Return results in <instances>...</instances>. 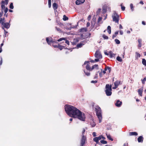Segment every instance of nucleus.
Returning <instances> with one entry per match:
<instances>
[{"instance_id":"obj_56","label":"nucleus","mask_w":146,"mask_h":146,"mask_svg":"<svg viewBox=\"0 0 146 146\" xmlns=\"http://www.w3.org/2000/svg\"><path fill=\"white\" fill-rule=\"evenodd\" d=\"M92 134L93 135L94 137H95L96 136V133L95 132H93Z\"/></svg>"},{"instance_id":"obj_18","label":"nucleus","mask_w":146,"mask_h":146,"mask_svg":"<svg viewBox=\"0 0 146 146\" xmlns=\"http://www.w3.org/2000/svg\"><path fill=\"white\" fill-rule=\"evenodd\" d=\"M46 41L47 42L48 44H50V43L51 42H54V41H53L52 40H48V37H47L46 38Z\"/></svg>"},{"instance_id":"obj_48","label":"nucleus","mask_w":146,"mask_h":146,"mask_svg":"<svg viewBox=\"0 0 146 146\" xmlns=\"http://www.w3.org/2000/svg\"><path fill=\"white\" fill-rule=\"evenodd\" d=\"M85 132V130L84 129H83L82 131V135H84V134Z\"/></svg>"},{"instance_id":"obj_58","label":"nucleus","mask_w":146,"mask_h":146,"mask_svg":"<svg viewBox=\"0 0 146 146\" xmlns=\"http://www.w3.org/2000/svg\"><path fill=\"white\" fill-rule=\"evenodd\" d=\"M91 16L89 15L88 16V20H89L90 19H91Z\"/></svg>"},{"instance_id":"obj_30","label":"nucleus","mask_w":146,"mask_h":146,"mask_svg":"<svg viewBox=\"0 0 146 146\" xmlns=\"http://www.w3.org/2000/svg\"><path fill=\"white\" fill-rule=\"evenodd\" d=\"M118 31L116 32L115 33V34L112 36V38L113 39L118 34Z\"/></svg>"},{"instance_id":"obj_44","label":"nucleus","mask_w":146,"mask_h":146,"mask_svg":"<svg viewBox=\"0 0 146 146\" xmlns=\"http://www.w3.org/2000/svg\"><path fill=\"white\" fill-rule=\"evenodd\" d=\"M51 0H48V5L49 7H51Z\"/></svg>"},{"instance_id":"obj_22","label":"nucleus","mask_w":146,"mask_h":146,"mask_svg":"<svg viewBox=\"0 0 146 146\" xmlns=\"http://www.w3.org/2000/svg\"><path fill=\"white\" fill-rule=\"evenodd\" d=\"M107 30L109 34H110L111 33V28L110 26H109L108 27Z\"/></svg>"},{"instance_id":"obj_50","label":"nucleus","mask_w":146,"mask_h":146,"mask_svg":"<svg viewBox=\"0 0 146 146\" xmlns=\"http://www.w3.org/2000/svg\"><path fill=\"white\" fill-rule=\"evenodd\" d=\"M65 43L67 44L68 45L69 44V42L68 40H66L65 41Z\"/></svg>"},{"instance_id":"obj_7","label":"nucleus","mask_w":146,"mask_h":146,"mask_svg":"<svg viewBox=\"0 0 146 146\" xmlns=\"http://www.w3.org/2000/svg\"><path fill=\"white\" fill-rule=\"evenodd\" d=\"M86 139V137L84 135H82L81 139L80 146H83L84 145Z\"/></svg>"},{"instance_id":"obj_57","label":"nucleus","mask_w":146,"mask_h":146,"mask_svg":"<svg viewBox=\"0 0 146 146\" xmlns=\"http://www.w3.org/2000/svg\"><path fill=\"white\" fill-rule=\"evenodd\" d=\"M119 33H120V34L121 35H122L123 34V32L122 31H120V32H119Z\"/></svg>"},{"instance_id":"obj_25","label":"nucleus","mask_w":146,"mask_h":146,"mask_svg":"<svg viewBox=\"0 0 146 146\" xmlns=\"http://www.w3.org/2000/svg\"><path fill=\"white\" fill-rule=\"evenodd\" d=\"M117 60L118 61L121 62L122 61V60L120 57L118 56L116 58Z\"/></svg>"},{"instance_id":"obj_26","label":"nucleus","mask_w":146,"mask_h":146,"mask_svg":"<svg viewBox=\"0 0 146 146\" xmlns=\"http://www.w3.org/2000/svg\"><path fill=\"white\" fill-rule=\"evenodd\" d=\"M135 53L136 54V58L137 59L138 58H139L141 56V55L139 53L136 52Z\"/></svg>"},{"instance_id":"obj_52","label":"nucleus","mask_w":146,"mask_h":146,"mask_svg":"<svg viewBox=\"0 0 146 146\" xmlns=\"http://www.w3.org/2000/svg\"><path fill=\"white\" fill-rule=\"evenodd\" d=\"M90 25V23L89 22H88L86 24V26L87 27H88Z\"/></svg>"},{"instance_id":"obj_9","label":"nucleus","mask_w":146,"mask_h":146,"mask_svg":"<svg viewBox=\"0 0 146 146\" xmlns=\"http://www.w3.org/2000/svg\"><path fill=\"white\" fill-rule=\"evenodd\" d=\"M102 139V136H100L98 137H95L94 138L93 140L96 143H98L99 141Z\"/></svg>"},{"instance_id":"obj_43","label":"nucleus","mask_w":146,"mask_h":146,"mask_svg":"<svg viewBox=\"0 0 146 146\" xmlns=\"http://www.w3.org/2000/svg\"><path fill=\"white\" fill-rule=\"evenodd\" d=\"M103 37L104 38L106 39H107L108 38V36H106L105 35H104L103 36Z\"/></svg>"},{"instance_id":"obj_59","label":"nucleus","mask_w":146,"mask_h":146,"mask_svg":"<svg viewBox=\"0 0 146 146\" xmlns=\"http://www.w3.org/2000/svg\"><path fill=\"white\" fill-rule=\"evenodd\" d=\"M123 146H128L127 143H124Z\"/></svg>"},{"instance_id":"obj_31","label":"nucleus","mask_w":146,"mask_h":146,"mask_svg":"<svg viewBox=\"0 0 146 146\" xmlns=\"http://www.w3.org/2000/svg\"><path fill=\"white\" fill-rule=\"evenodd\" d=\"M86 28H82L80 29V32H82L84 31L86 32Z\"/></svg>"},{"instance_id":"obj_10","label":"nucleus","mask_w":146,"mask_h":146,"mask_svg":"<svg viewBox=\"0 0 146 146\" xmlns=\"http://www.w3.org/2000/svg\"><path fill=\"white\" fill-rule=\"evenodd\" d=\"M122 104V102H121L119 100H117L115 104V105L117 107H120L121 105Z\"/></svg>"},{"instance_id":"obj_63","label":"nucleus","mask_w":146,"mask_h":146,"mask_svg":"<svg viewBox=\"0 0 146 146\" xmlns=\"http://www.w3.org/2000/svg\"><path fill=\"white\" fill-rule=\"evenodd\" d=\"M101 10V9H99L97 11V13L98 12V13L100 12Z\"/></svg>"},{"instance_id":"obj_53","label":"nucleus","mask_w":146,"mask_h":146,"mask_svg":"<svg viewBox=\"0 0 146 146\" xmlns=\"http://www.w3.org/2000/svg\"><path fill=\"white\" fill-rule=\"evenodd\" d=\"M102 72H101L99 73V76L100 77H102Z\"/></svg>"},{"instance_id":"obj_4","label":"nucleus","mask_w":146,"mask_h":146,"mask_svg":"<svg viewBox=\"0 0 146 146\" xmlns=\"http://www.w3.org/2000/svg\"><path fill=\"white\" fill-rule=\"evenodd\" d=\"M112 17L113 21L115 23H117L118 24L119 18V16L115 12L114 13L113 15L112 16Z\"/></svg>"},{"instance_id":"obj_29","label":"nucleus","mask_w":146,"mask_h":146,"mask_svg":"<svg viewBox=\"0 0 146 146\" xmlns=\"http://www.w3.org/2000/svg\"><path fill=\"white\" fill-rule=\"evenodd\" d=\"M107 136V138L110 140H111V141H113V139L111 138L110 136V135H108L107 134H106Z\"/></svg>"},{"instance_id":"obj_16","label":"nucleus","mask_w":146,"mask_h":146,"mask_svg":"<svg viewBox=\"0 0 146 146\" xmlns=\"http://www.w3.org/2000/svg\"><path fill=\"white\" fill-rule=\"evenodd\" d=\"M138 47L139 48H140L141 46V42H142V39H139L138 40Z\"/></svg>"},{"instance_id":"obj_14","label":"nucleus","mask_w":146,"mask_h":146,"mask_svg":"<svg viewBox=\"0 0 146 146\" xmlns=\"http://www.w3.org/2000/svg\"><path fill=\"white\" fill-rule=\"evenodd\" d=\"M85 43V42L84 41H82L80 43L78 44L77 45V46L78 48L81 47L82 46L84 45Z\"/></svg>"},{"instance_id":"obj_38","label":"nucleus","mask_w":146,"mask_h":146,"mask_svg":"<svg viewBox=\"0 0 146 146\" xmlns=\"http://www.w3.org/2000/svg\"><path fill=\"white\" fill-rule=\"evenodd\" d=\"M64 46H62L60 45H58V48L60 49L61 50L63 48Z\"/></svg>"},{"instance_id":"obj_46","label":"nucleus","mask_w":146,"mask_h":146,"mask_svg":"<svg viewBox=\"0 0 146 146\" xmlns=\"http://www.w3.org/2000/svg\"><path fill=\"white\" fill-rule=\"evenodd\" d=\"M56 29L59 32H60L61 31V30L59 28H57V27H56Z\"/></svg>"},{"instance_id":"obj_36","label":"nucleus","mask_w":146,"mask_h":146,"mask_svg":"<svg viewBox=\"0 0 146 146\" xmlns=\"http://www.w3.org/2000/svg\"><path fill=\"white\" fill-rule=\"evenodd\" d=\"M63 40H66V38H60L59 39H58V42H60V41H61Z\"/></svg>"},{"instance_id":"obj_23","label":"nucleus","mask_w":146,"mask_h":146,"mask_svg":"<svg viewBox=\"0 0 146 146\" xmlns=\"http://www.w3.org/2000/svg\"><path fill=\"white\" fill-rule=\"evenodd\" d=\"M5 19L4 18H0V23L1 24L2 23H5Z\"/></svg>"},{"instance_id":"obj_61","label":"nucleus","mask_w":146,"mask_h":146,"mask_svg":"<svg viewBox=\"0 0 146 146\" xmlns=\"http://www.w3.org/2000/svg\"><path fill=\"white\" fill-rule=\"evenodd\" d=\"M119 28L120 29H122L123 28L122 27L121 24L119 25Z\"/></svg>"},{"instance_id":"obj_21","label":"nucleus","mask_w":146,"mask_h":146,"mask_svg":"<svg viewBox=\"0 0 146 146\" xmlns=\"http://www.w3.org/2000/svg\"><path fill=\"white\" fill-rule=\"evenodd\" d=\"M53 7L54 10L57 9L58 8L57 4L56 3H54L53 4Z\"/></svg>"},{"instance_id":"obj_45","label":"nucleus","mask_w":146,"mask_h":146,"mask_svg":"<svg viewBox=\"0 0 146 146\" xmlns=\"http://www.w3.org/2000/svg\"><path fill=\"white\" fill-rule=\"evenodd\" d=\"M4 32V36L5 37L6 36V34L7 33V31L5 29H3Z\"/></svg>"},{"instance_id":"obj_47","label":"nucleus","mask_w":146,"mask_h":146,"mask_svg":"<svg viewBox=\"0 0 146 146\" xmlns=\"http://www.w3.org/2000/svg\"><path fill=\"white\" fill-rule=\"evenodd\" d=\"M97 82V81L96 80H92L91 81V82L92 83H96Z\"/></svg>"},{"instance_id":"obj_12","label":"nucleus","mask_w":146,"mask_h":146,"mask_svg":"<svg viewBox=\"0 0 146 146\" xmlns=\"http://www.w3.org/2000/svg\"><path fill=\"white\" fill-rule=\"evenodd\" d=\"M116 54L113 53L111 51H110L109 52V55L111 58L113 57H115Z\"/></svg>"},{"instance_id":"obj_11","label":"nucleus","mask_w":146,"mask_h":146,"mask_svg":"<svg viewBox=\"0 0 146 146\" xmlns=\"http://www.w3.org/2000/svg\"><path fill=\"white\" fill-rule=\"evenodd\" d=\"M85 0H77L76 2V4L77 5H79L84 3Z\"/></svg>"},{"instance_id":"obj_62","label":"nucleus","mask_w":146,"mask_h":146,"mask_svg":"<svg viewBox=\"0 0 146 146\" xmlns=\"http://www.w3.org/2000/svg\"><path fill=\"white\" fill-rule=\"evenodd\" d=\"M139 3L141 4L142 5L144 3L143 1H141Z\"/></svg>"},{"instance_id":"obj_42","label":"nucleus","mask_w":146,"mask_h":146,"mask_svg":"<svg viewBox=\"0 0 146 146\" xmlns=\"http://www.w3.org/2000/svg\"><path fill=\"white\" fill-rule=\"evenodd\" d=\"M1 8L2 10L5 9V5L4 4H2L1 5Z\"/></svg>"},{"instance_id":"obj_13","label":"nucleus","mask_w":146,"mask_h":146,"mask_svg":"<svg viewBox=\"0 0 146 146\" xmlns=\"http://www.w3.org/2000/svg\"><path fill=\"white\" fill-rule=\"evenodd\" d=\"M107 70L109 71V72L110 73L111 71V69L110 68L108 67H106L104 69V70L102 72V73H103L104 74H105L106 73V71Z\"/></svg>"},{"instance_id":"obj_49","label":"nucleus","mask_w":146,"mask_h":146,"mask_svg":"<svg viewBox=\"0 0 146 146\" xmlns=\"http://www.w3.org/2000/svg\"><path fill=\"white\" fill-rule=\"evenodd\" d=\"M96 125V124L94 122L92 123V127H95V126Z\"/></svg>"},{"instance_id":"obj_64","label":"nucleus","mask_w":146,"mask_h":146,"mask_svg":"<svg viewBox=\"0 0 146 146\" xmlns=\"http://www.w3.org/2000/svg\"><path fill=\"white\" fill-rule=\"evenodd\" d=\"M90 62H91L93 63V62H95V61H94V60H91L90 61Z\"/></svg>"},{"instance_id":"obj_3","label":"nucleus","mask_w":146,"mask_h":146,"mask_svg":"<svg viewBox=\"0 0 146 146\" xmlns=\"http://www.w3.org/2000/svg\"><path fill=\"white\" fill-rule=\"evenodd\" d=\"M106 88L105 92L106 95L108 96H111L112 94L111 85H110L108 84H106Z\"/></svg>"},{"instance_id":"obj_60","label":"nucleus","mask_w":146,"mask_h":146,"mask_svg":"<svg viewBox=\"0 0 146 146\" xmlns=\"http://www.w3.org/2000/svg\"><path fill=\"white\" fill-rule=\"evenodd\" d=\"M104 54L106 55H109V52L108 53V52H105Z\"/></svg>"},{"instance_id":"obj_33","label":"nucleus","mask_w":146,"mask_h":146,"mask_svg":"<svg viewBox=\"0 0 146 146\" xmlns=\"http://www.w3.org/2000/svg\"><path fill=\"white\" fill-rule=\"evenodd\" d=\"M100 142L101 143L103 144H106L107 143V142L106 141L104 140H102L100 141Z\"/></svg>"},{"instance_id":"obj_37","label":"nucleus","mask_w":146,"mask_h":146,"mask_svg":"<svg viewBox=\"0 0 146 146\" xmlns=\"http://www.w3.org/2000/svg\"><path fill=\"white\" fill-rule=\"evenodd\" d=\"M130 7H131V8L132 11H133L134 10V8L133 7V4L132 3H131L130 4Z\"/></svg>"},{"instance_id":"obj_6","label":"nucleus","mask_w":146,"mask_h":146,"mask_svg":"<svg viewBox=\"0 0 146 146\" xmlns=\"http://www.w3.org/2000/svg\"><path fill=\"white\" fill-rule=\"evenodd\" d=\"M95 57L99 59H101L102 58V55L100 52L99 51H96L95 54Z\"/></svg>"},{"instance_id":"obj_39","label":"nucleus","mask_w":146,"mask_h":146,"mask_svg":"<svg viewBox=\"0 0 146 146\" xmlns=\"http://www.w3.org/2000/svg\"><path fill=\"white\" fill-rule=\"evenodd\" d=\"M4 9V12L5 13V15H6V13L8 11V9L7 8H6Z\"/></svg>"},{"instance_id":"obj_40","label":"nucleus","mask_w":146,"mask_h":146,"mask_svg":"<svg viewBox=\"0 0 146 146\" xmlns=\"http://www.w3.org/2000/svg\"><path fill=\"white\" fill-rule=\"evenodd\" d=\"M84 72L85 73V74L87 76H89L90 75V72H86L85 71H84Z\"/></svg>"},{"instance_id":"obj_41","label":"nucleus","mask_w":146,"mask_h":146,"mask_svg":"<svg viewBox=\"0 0 146 146\" xmlns=\"http://www.w3.org/2000/svg\"><path fill=\"white\" fill-rule=\"evenodd\" d=\"M120 5L121 7V10L123 11H124L125 9V7L124 6H122V4H121Z\"/></svg>"},{"instance_id":"obj_28","label":"nucleus","mask_w":146,"mask_h":146,"mask_svg":"<svg viewBox=\"0 0 146 146\" xmlns=\"http://www.w3.org/2000/svg\"><path fill=\"white\" fill-rule=\"evenodd\" d=\"M95 68H96L97 70L98 69V65L97 64H95L92 67V70Z\"/></svg>"},{"instance_id":"obj_2","label":"nucleus","mask_w":146,"mask_h":146,"mask_svg":"<svg viewBox=\"0 0 146 146\" xmlns=\"http://www.w3.org/2000/svg\"><path fill=\"white\" fill-rule=\"evenodd\" d=\"M95 110L96 112V115L98 119L99 123H101L102 119L101 109L98 106H96L95 107Z\"/></svg>"},{"instance_id":"obj_24","label":"nucleus","mask_w":146,"mask_h":146,"mask_svg":"<svg viewBox=\"0 0 146 146\" xmlns=\"http://www.w3.org/2000/svg\"><path fill=\"white\" fill-rule=\"evenodd\" d=\"M142 63L143 65L146 66V60L145 59H142Z\"/></svg>"},{"instance_id":"obj_5","label":"nucleus","mask_w":146,"mask_h":146,"mask_svg":"<svg viewBox=\"0 0 146 146\" xmlns=\"http://www.w3.org/2000/svg\"><path fill=\"white\" fill-rule=\"evenodd\" d=\"M2 25V28L3 29H5L4 28H5L7 29L9 28L10 27V24L9 23L6 22V23H2L1 24Z\"/></svg>"},{"instance_id":"obj_51","label":"nucleus","mask_w":146,"mask_h":146,"mask_svg":"<svg viewBox=\"0 0 146 146\" xmlns=\"http://www.w3.org/2000/svg\"><path fill=\"white\" fill-rule=\"evenodd\" d=\"M102 17H99L98 19V22H100V21H101L102 20Z\"/></svg>"},{"instance_id":"obj_55","label":"nucleus","mask_w":146,"mask_h":146,"mask_svg":"<svg viewBox=\"0 0 146 146\" xmlns=\"http://www.w3.org/2000/svg\"><path fill=\"white\" fill-rule=\"evenodd\" d=\"M5 3V1H1V4H4Z\"/></svg>"},{"instance_id":"obj_34","label":"nucleus","mask_w":146,"mask_h":146,"mask_svg":"<svg viewBox=\"0 0 146 146\" xmlns=\"http://www.w3.org/2000/svg\"><path fill=\"white\" fill-rule=\"evenodd\" d=\"M9 7L10 9H13L14 8V7L13 5V3H10V6H9Z\"/></svg>"},{"instance_id":"obj_27","label":"nucleus","mask_w":146,"mask_h":146,"mask_svg":"<svg viewBox=\"0 0 146 146\" xmlns=\"http://www.w3.org/2000/svg\"><path fill=\"white\" fill-rule=\"evenodd\" d=\"M63 19L64 21H65L68 19V18L65 15H64L63 17Z\"/></svg>"},{"instance_id":"obj_17","label":"nucleus","mask_w":146,"mask_h":146,"mask_svg":"<svg viewBox=\"0 0 146 146\" xmlns=\"http://www.w3.org/2000/svg\"><path fill=\"white\" fill-rule=\"evenodd\" d=\"M137 140L139 142H142L143 141V138L142 136H140L138 138Z\"/></svg>"},{"instance_id":"obj_35","label":"nucleus","mask_w":146,"mask_h":146,"mask_svg":"<svg viewBox=\"0 0 146 146\" xmlns=\"http://www.w3.org/2000/svg\"><path fill=\"white\" fill-rule=\"evenodd\" d=\"M115 42L117 44H119L120 43V41L118 39H115Z\"/></svg>"},{"instance_id":"obj_1","label":"nucleus","mask_w":146,"mask_h":146,"mask_svg":"<svg viewBox=\"0 0 146 146\" xmlns=\"http://www.w3.org/2000/svg\"><path fill=\"white\" fill-rule=\"evenodd\" d=\"M65 110L70 116L77 118L82 121H85L84 114L76 108L72 106L66 105L65 106Z\"/></svg>"},{"instance_id":"obj_19","label":"nucleus","mask_w":146,"mask_h":146,"mask_svg":"<svg viewBox=\"0 0 146 146\" xmlns=\"http://www.w3.org/2000/svg\"><path fill=\"white\" fill-rule=\"evenodd\" d=\"M129 135L130 136L137 135L138 134L136 132H130L129 133Z\"/></svg>"},{"instance_id":"obj_15","label":"nucleus","mask_w":146,"mask_h":146,"mask_svg":"<svg viewBox=\"0 0 146 146\" xmlns=\"http://www.w3.org/2000/svg\"><path fill=\"white\" fill-rule=\"evenodd\" d=\"M143 87H142L141 89H140L138 90V92L140 96H142V93L143 92Z\"/></svg>"},{"instance_id":"obj_32","label":"nucleus","mask_w":146,"mask_h":146,"mask_svg":"<svg viewBox=\"0 0 146 146\" xmlns=\"http://www.w3.org/2000/svg\"><path fill=\"white\" fill-rule=\"evenodd\" d=\"M142 83L143 84H144L145 83V82L146 81V77L144 78L143 79L141 80Z\"/></svg>"},{"instance_id":"obj_54","label":"nucleus","mask_w":146,"mask_h":146,"mask_svg":"<svg viewBox=\"0 0 146 146\" xmlns=\"http://www.w3.org/2000/svg\"><path fill=\"white\" fill-rule=\"evenodd\" d=\"M99 58H97V59H95V60H94L95 62H98L99 61Z\"/></svg>"},{"instance_id":"obj_20","label":"nucleus","mask_w":146,"mask_h":146,"mask_svg":"<svg viewBox=\"0 0 146 146\" xmlns=\"http://www.w3.org/2000/svg\"><path fill=\"white\" fill-rule=\"evenodd\" d=\"M86 69L88 70L91 71L92 70V68H91L90 67V66L88 64H87L86 66Z\"/></svg>"},{"instance_id":"obj_8","label":"nucleus","mask_w":146,"mask_h":146,"mask_svg":"<svg viewBox=\"0 0 146 146\" xmlns=\"http://www.w3.org/2000/svg\"><path fill=\"white\" fill-rule=\"evenodd\" d=\"M120 82L118 80L115 81L114 83V87L113 88V89H116L117 87L120 84Z\"/></svg>"}]
</instances>
